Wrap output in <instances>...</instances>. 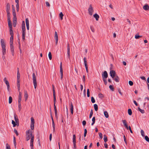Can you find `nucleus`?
<instances>
[{
	"label": "nucleus",
	"instance_id": "1",
	"mask_svg": "<svg viewBox=\"0 0 149 149\" xmlns=\"http://www.w3.org/2000/svg\"><path fill=\"white\" fill-rule=\"evenodd\" d=\"M26 141L30 139V146L31 149H33L34 136L33 134V132L31 130H29L26 132Z\"/></svg>",
	"mask_w": 149,
	"mask_h": 149
},
{
	"label": "nucleus",
	"instance_id": "2",
	"mask_svg": "<svg viewBox=\"0 0 149 149\" xmlns=\"http://www.w3.org/2000/svg\"><path fill=\"white\" fill-rule=\"evenodd\" d=\"M1 45L2 48V52L4 55L6 54V45L5 42L3 39L1 40Z\"/></svg>",
	"mask_w": 149,
	"mask_h": 149
},
{
	"label": "nucleus",
	"instance_id": "3",
	"mask_svg": "<svg viewBox=\"0 0 149 149\" xmlns=\"http://www.w3.org/2000/svg\"><path fill=\"white\" fill-rule=\"evenodd\" d=\"M32 77H33V85L34 86V87L35 89L36 88L37 86V83L36 80V76L35 73H33L32 74Z\"/></svg>",
	"mask_w": 149,
	"mask_h": 149
},
{
	"label": "nucleus",
	"instance_id": "4",
	"mask_svg": "<svg viewBox=\"0 0 149 149\" xmlns=\"http://www.w3.org/2000/svg\"><path fill=\"white\" fill-rule=\"evenodd\" d=\"M88 12L89 15H92L94 12V10L91 4H90L89 6L88 9Z\"/></svg>",
	"mask_w": 149,
	"mask_h": 149
},
{
	"label": "nucleus",
	"instance_id": "5",
	"mask_svg": "<svg viewBox=\"0 0 149 149\" xmlns=\"http://www.w3.org/2000/svg\"><path fill=\"white\" fill-rule=\"evenodd\" d=\"M31 128L32 130H33L34 128V123L35 121L34 118L32 117L31 118Z\"/></svg>",
	"mask_w": 149,
	"mask_h": 149
},
{
	"label": "nucleus",
	"instance_id": "6",
	"mask_svg": "<svg viewBox=\"0 0 149 149\" xmlns=\"http://www.w3.org/2000/svg\"><path fill=\"white\" fill-rule=\"evenodd\" d=\"M3 80L5 82V84H6L7 86L8 90L9 91L10 88V84L8 81L7 80V79L6 77H5L4 78Z\"/></svg>",
	"mask_w": 149,
	"mask_h": 149
},
{
	"label": "nucleus",
	"instance_id": "7",
	"mask_svg": "<svg viewBox=\"0 0 149 149\" xmlns=\"http://www.w3.org/2000/svg\"><path fill=\"white\" fill-rule=\"evenodd\" d=\"M110 74L112 78H113L117 75L116 74L115 71L113 70H111L110 71Z\"/></svg>",
	"mask_w": 149,
	"mask_h": 149
},
{
	"label": "nucleus",
	"instance_id": "8",
	"mask_svg": "<svg viewBox=\"0 0 149 149\" xmlns=\"http://www.w3.org/2000/svg\"><path fill=\"white\" fill-rule=\"evenodd\" d=\"M22 38L23 40H25V36L26 34L25 28H22Z\"/></svg>",
	"mask_w": 149,
	"mask_h": 149
},
{
	"label": "nucleus",
	"instance_id": "9",
	"mask_svg": "<svg viewBox=\"0 0 149 149\" xmlns=\"http://www.w3.org/2000/svg\"><path fill=\"white\" fill-rule=\"evenodd\" d=\"M70 47L69 44H68L67 46V54L68 56L69 59L70 58Z\"/></svg>",
	"mask_w": 149,
	"mask_h": 149
},
{
	"label": "nucleus",
	"instance_id": "10",
	"mask_svg": "<svg viewBox=\"0 0 149 149\" xmlns=\"http://www.w3.org/2000/svg\"><path fill=\"white\" fill-rule=\"evenodd\" d=\"M10 5L9 3H8L6 5V11L7 14H9L10 13Z\"/></svg>",
	"mask_w": 149,
	"mask_h": 149
},
{
	"label": "nucleus",
	"instance_id": "11",
	"mask_svg": "<svg viewBox=\"0 0 149 149\" xmlns=\"http://www.w3.org/2000/svg\"><path fill=\"white\" fill-rule=\"evenodd\" d=\"M102 78H107L108 76V74L106 71H104L103 73L102 74Z\"/></svg>",
	"mask_w": 149,
	"mask_h": 149
},
{
	"label": "nucleus",
	"instance_id": "12",
	"mask_svg": "<svg viewBox=\"0 0 149 149\" xmlns=\"http://www.w3.org/2000/svg\"><path fill=\"white\" fill-rule=\"evenodd\" d=\"M54 38L56 40V45L57 44L58 38L57 33L56 31H55L54 33Z\"/></svg>",
	"mask_w": 149,
	"mask_h": 149
},
{
	"label": "nucleus",
	"instance_id": "13",
	"mask_svg": "<svg viewBox=\"0 0 149 149\" xmlns=\"http://www.w3.org/2000/svg\"><path fill=\"white\" fill-rule=\"evenodd\" d=\"M113 79L117 82H118L119 81V78L118 76L116 75L113 78H112Z\"/></svg>",
	"mask_w": 149,
	"mask_h": 149
},
{
	"label": "nucleus",
	"instance_id": "14",
	"mask_svg": "<svg viewBox=\"0 0 149 149\" xmlns=\"http://www.w3.org/2000/svg\"><path fill=\"white\" fill-rule=\"evenodd\" d=\"M26 24L27 29L28 30L29 29V19L28 18L26 19Z\"/></svg>",
	"mask_w": 149,
	"mask_h": 149
},
{
	"label": "nucleus",
	"instance_id": "15",
	"mask_svg": "<svg viewBox=\"0 0 149 149\" xmlns=\"http://www.w3.org/2000/svg\"><path fill=\"white\" fill-rule=\"evenodd\" d=\"M123 123L124 124V126L128 130V127L127 123L126 121L125 120H122Z\"/></svg>",
	"mask_w": 149,
	"mask_h": 149
},
{
	"label": "nucleus",
	"instance_id": "16",
	"mask_svg": "<svg viewBox=\"0 0 149 149\" xmlns=\"http://www.w3.org/2000/svg\"><path fill=\"white\" fill-rule=\"evenodd\" d=\"M18 68H17V81H20V73Z\"/></svg>",
	"mask_w": 149,
	"mask_h": 149
},
{
	"label": "nucleus",
	"instance_id": "17",
	"mask_svg": "<svg viewBox=\"0 0 149 149\" xmlns=\"http://www.w3.org/2000/svg\"><path fill=\"white\" fill-rule=\"evenodd\" d=\"M52 89H53V92L54 98V101H55V99H56V95H55V90L54 89V86L53 85H52Z\"/></svg>",
	"mask_w": 149,
	"mask_h": 149
},
{
	"label": "nucleus",
	"instance_id": "18",
	"mask_svg": "<svg viewBox=\"0 0 149 149\" xmlns=\"http://www.w3.org/2000/svg\"><path fill=\"white\" fill-rule=\"evenodd\" d=\"M70 109L71 114H73V106L72 102L70 103Z\"/></svg>",
	"mask_w": 149,
	"mask_h": 149
},
{
	"label": "nucleus",
	"instance_id": "19",
	"mask_svg": "<svg viewBox=\"0 0 149 149\" xmlns=\"http://www.w3.org/2000/svg\"><path fill=\"white\" fill-rule=\"evenodd\" d=\"M24 97L25 101H26L28 97V95L26 91H24Z\"/></svg>",
	"mask_w": 149,
	"mask_h": 149
},
{
	"label": "nucleus",
	"instance_id": "20",
	"mask_svg": "<svg viewBox=\"0 0 149 149\" xmlns=\"http://www.w3.org/2000/svg\"><path fill=\"white\" fill-rule=\"evenodd\" d=\"M14 117L15 122L17 124H19V120L18 118H17V116L15 114Z\"/></svg>",
	"mask_w": 149,
	"mask_h": 149
},
{
	"label": "nucleus",
	"instance_id": "21",
	"mask_svg": "<svg viewBox=\"0 0 149 149\" xmlns=\"http://www.w3.org/2000/svg\"><path fill=\"white\" fill-rule=\"evenodd\" d=\"M94 17L95 18L96 21L98 20L99 18V16L97 13L93 15Z\"/></svg>",
	"mask_w": 149,
	"mask_h": 149
},
{
	"label": "nucleus",
	"instance_id": "22",
	"mask_svg": "<svg viewBox=\"0 0 149 149\" xmlns=\"http://www.w3.org/2000/svg\"><path fill=\"white\" fill-rule=\"evenodd\" d=\"M11 51L13 56L14 55V49L13 46H10Z\"/></svg>",
	"mask_w": 149,
	"mask_h": 149
},
{
	"label": "nucleus",
	"instance_id": "23",
	"mask_svg": "<svg viewBox=\"0 0 149 149\" xmlns=\"http://www.w3.org/2000/svg\"><path fill=\"white\" fill-rule=\"evenodd\" d=\"M143 8L145 10H148L149 9V6L148 5H146L143 6Z\"/></svg>",
	"mask_w": 149,
	"mask_h": 149
},
{
	"label": "nucleus",
	"instance_id": "24",
	"mask_svg": "<svg viewBox=\"0 0 149 149\" xmlns=\"http://www.w3.org/2000/svg\"><path fill=\"white\" fill-rule=\"evenodd\" d=\"M104 115L106 118L109 117V116L108 113L107 111H104Z\"/></svg>",
	"mask_w": 149,
	"mask_h": 149
},
{
	"label": "nucleus",
	"instance_id": "25",
	"mask_svg": "<svg viewBox=\"0 0 149 149\" xmlns=\"http://www.w3.org/2000/svg\"><path fill=\"white\" fill-rule=\"evenodd\" d=\"M60 72L63 73V69L62 65V63L61 62L60 65Z\"/></svg>",
	"mask_w": 149,
	"mask_h": 149
},
{
	"label": "nucleus",
	"instance_id": "26",
	"mask_svg": "<svg viewBox=\"0 0 149 149\" xmlns=\"http://www.w3.org/2000/svg\"><path fill=\"white\" fill-rule=\"evenodd\" d=\"M13 143L14 145L15 148H16V141L15 137V136H13Z\"/></svg>",
	"mask_w": 149,
	"mask_h": 149
},
{
	"label": "nucleus",
	"instance_id": "27",
	"mask_svg": "<svg viewBox=\"0 0 149 149\" xmlns=\"http://www.w3.org/2000/svg\"><path fill=\"white\" fill-rule=\"evenodd\" d=\"M17 86L18 87V91H19L20 89V81H17Z\"/></svg>",
	"mask_w": 149,
	"mask_h": 149
},
{
	"label": "nucleus",
	"instance_id": "28",
	"mask_svg": "<svg viewBox=\"0 0 149 149\" xmlns=\"http://www.w3.org/2000/svg\"><path fill=\"white\" fill-rule=\"evenodd\" d=\"M13 22H17V18L16 15H13Z\"/></svg>",
	"mask_w": 149,
	"mask_h": 149
},
{
	"label": "nucleus",
	"instance_id": "29",
	"mask_svg": "<svg viewBox=\"0 0 149 149\" xmlns=\"http://www.w3.org/2000/svg\"><path fill=\"white\" fill-rule=\"evenodd\" d=\"M94 107L95 111H97L98 110V109L97 105L96 104H95L94 105Z\"/></svg>",
	"mask_w": 149,
	"mask_h": 149
},
{
	"label": "nucleus",
	"instance_id": "30",
	"mask_svg": "<svg viewBox=\"0 0 149 149\" xmlns=\"http://www.w3.org/2000/svg\"><path fill=\"white\" fill-rule=\"evenodd\" d=\"M59 17H60L61 20H62L63 19V17L64 15L62 12H61L59 14Z\"/></svg>",
	"mask_w": 149,
	"mask_h": 149
},
{
	"label": "nucleus",
	"instance_id": "31",
	"mask_svg": "<svg viewBox=\"0 0 149 149\" xmlns=\"http://www.w3.org/2000/svg\"><path fill=\"white\" fill-rule=\"evenodd\" d=\"M7 15V19L8 20V22H11L10 20V13H9V14Z\"/></svg>",
	"mask_w": 149,
	"mask_h": 149
},
{
	"label": "nucleus",
	"instance_id": "32",
	"mask_svg": "<svg viewBox=\"0 0 149 149\" xmlns=\"http://www.w3.org/2000/svg\"><path fill=\"white\" fill-rule=\"evenodd\" d=\"M138 110L142 113H144L145 112L143 110L139 108V107H138Z\"/></svg>",
	"mask_w": 149,
	"mask_h": 149
},
{
	"label": "nucleus",
	"instance_id": "33",
	"mask_svg": "<svg viewBox=\"0 0 149 149\" xmlns=\"http://www.w3.org/2000/svg\"><path fill=\"white\" fill-rule=\"evenodd\" d=\"M10 34L11 36H13L12 29H9Z\"/></svg>",
	"mask_w": 149,
	"mask_h": 149
},
{
	"label": "nucleus",
	"instance_id": "34",
	"mask_svg": "<svg viewBox=\"0 0 149 149\" xmlns=\"http://www.w3.org/2000/svg\"><path fill=\"white\" fill-rule=\"evenodd\" d=\"M128 113L130 115H131L132 113V110L131 109H129L128 110Z\"/></svg>",
	"mask_w": 149,
	"mask_h": 149
},
{
	"label": "nucleus",
	"instance_id": "35",
	"mask_svg": "<svg viewBox=\"0 0 149 149\" xmlns=\"http://www.w3.org/2000/svg\"><path fill=\"white\" fill-rule=\"evenodd\" d=\"M104 141L105 142H106L107 141V137L106 135H104Z\"/></svg>",
	"mask_w": 149,
	"mask_h": 149
},
{
	"label": "nucleus",
	"instance_id": "36",
	"mask_svg": "<svg viewBox=\"0 0 149 149\" xmlns=\"http://www.w3.org/2000/svg\"><path fill=\"white\" fill-rule=\"evenodd\" d=\"M95 117H94L93 118H92V121H93V122L91 124V125H93V124H94V123H95Z\"/></svg>",
	"mask_w": 149,
	"mask_h": 149
},
{
	"label": "nucleus",
	"instance_id": "37",
	"mask_svg": "<svg viewBox=\"0 0 149 149\" xmlns=\"http://www.w3.org/2000/svg\"><path fill=\"white\" fill-rule=\"evenodd\" d=\"M12 98L10 96L9 98V103L11 104L12 102Z\"/></svg>",
	"mask_w": 149,
	"mask_h": 149
},
{
	"label": "nucleus",
	"instance_id": "38",
	"mask_svg": "<svg viewBox=\"0 0 149 149\" xmlns=\"http://www.w3.org/2000/svg\"><path fill=\"white\" fill-rule=\"evenodd\" d=\"M11 23V22H8V25L9 27V29H12V25Z\"/></svg>",
	"mask_w": 149,
	"mask_h": 149
},
{
	"label": "nucleus",
	"instance_id": "39",
	"mask_svg": "<svg viewBox=\"0 0 149 149\" xmlns=\"http://www.w3.org/2000/svg\"><path fill=\"white\" fill-rule=\"evenodd\" d=\"M73 143L76 142V136H75V135H74V134L73 135Z\"/></svg>",
	"mask_w": 149,
	"mask_h": 149
},
{
	"label": "nucleus",
	"instance_id": "40",
	"mask_svg": "<svg viewBox=\"0 0 149 149\" xmlns=\"http://www.w3.org/2000/svg\"><path fill=\"white\" fill-rule=\"evenodd\" d=\"M56 99H55V101H54V108L55 110H56L57 109L56 108V107L55 105V103L56 102Z\"/></svg>",
	"mask_w": 149,
	"mask_h": 149
},
{
	"label": "nucleus",
	"instance_id": "41",
	"mask_svg": "<svg viewBox=\"0 0 149 149\" xmlns=\"http://www.w3.org/2000/svg\"><path fill=\"white\" fill-rule=\"evenodd\" d=\"M48 57L49 60H51L52 59V56L51 52H49L48 54Z\"/></svg>",
	"mask_w": 149,
	"mask_h": 149
},
{
	"label": "nucleus",
	"instance_id": "42",
	"mask_svg": "<svg viewBox=\"0 0 149 149\" xmlns=\"http://www.w3.org/2000/svg\"><path fill=\"white\" fill-rule=\"evenodd\" d=\"M103 81L104 82V84L105 85H107V81L106 78H102Z\"/></svg>",
	"mask_w": 149,
	"mask_h": 149
},
{
	"label": "nucleus",
	"instance_id": "43",
	"mask_svg": "<svg viewBox=\"0 0 149 149\" xmlns=\"http://www.w3.org/2000/svg\"><path fill=\"white\" fill-rule=\"evenodd\" d=\"M25 28V23L24 21H23L22 24V28Z\"/></svg>",
	"mask_w": 149,
	"mask_h": 149
},
{
	"label": "nucleus",
	"instance_id": "44",
	"mask_svg": "<svg viewBox=\"0 0 149 149\" xmlns=\"http://www.w3.org/2000/svg\"><path fill=\"white\" fill-rule=\"evenodd\" d=\"M141 135L143 136H145V133L144 131L142 130H141Z\"/></svg>",
	"mask_w": 149,
	"mask_h": 149
},
{
	"label": "nucleus",
	"instance_id": "45",
	"mask_svg": "<svg viewBox=\"0 0 149 149\" xmlns=\"http://www.w3.org/2000/svg\"><path fill=\"white\" fill-rule=\"evenodd\" d=\"M91 101L92 103H94L95 102V100L93 97H91Z\"/></svg>",
	"mask_w": 149,
	"mask_h": 149
},
{
	"label": "nucleus",
	"instance_id": "46",
	"mask_svg": "<svg viewBox=\"0 0 149 149\" xmlns=\"http://www.w3.org/2000/svg\"><path fill=\"white\" fill-rule=\"evenodd\" d=\"M52 123V126L53 129V132H54L55 131V125L54 122H53Z\"/></svg>",
	"mask_w": 149,
	"mask_h": 149
},
{
	"label": "nucleus",
	"instance_id": "47",
	"mask_svg": "<svg viewBox=\"0 0 149 149\" xmlns=\"http://www.w3.org/2000/svg\"><path fill=\"white\" fill-rule=\"evenodd\" d=\"M145 139L146 141L149 142V138L147 136H145Z\"/></svg>",
	"mask_w": 149,
	"mask_h": 149
},
{
	"label": "nucleus",
	"instance_id": "48",
	"mask_svg": "<svg viewBox=\"0 0 149 149\" xmlns=\"http://www.w3.org/2000/svg\"><path fill=\"white\" fill-rule=\"evenodd\" d=\"M16 8L17 11L18 12L19 10V4H16Z\"/></svg>",
	"mask_w": 149,
	"mask_h": 149
},
{
	"label": "nucleus",
	"instance_id": "49",
	"mask_svg": "<svg viewBox=\"0 0 149 149\" xmlns=\"http://www.w3.org/2000/svg\"><path fill=\"white\" fill-rule=\"evenodd\" d=\"M87 96L88 97L90 96V91L89 89L87 90Z\"/></svg>",
	"mask_w": 149,
	"mask_h": 149
},
{
	"label": "nucleus",
	"instance_id": "50",
	"mask_svg": "<svg viewBox=\"0 0 149 149\" xmlns=\"http://www.w3.org/2000/svg\"><path fill=\"white\" fill-rule=\"evenodd\" d=\"M109 88H110V90H112V91H114V88L113 87V86L112 85H110L109 86Z\"/></svg>",
	"mask_w": 149,
	"mask_h": 149
},
{
	"label": "nucleus",
	"instance_id": "51",
	"mask_svg": "<svg viewBox=\"0 0 149 149\" xmlns=\"http://www.w3.org/2000/svg\"><path fill=\"white\" fill-rule=\"evenodd\" d=\"M93 114V110L92 109L90 112V116H89V118H91Z\"/></svg>",
	"mask_w": 149,
	"mask_h": 149
},
{
	"label": "nucleus",
	"instance_id": "52",
	"mask_svg": "<svg viewBox=\"0 0 149 149\" xmlns=\"http://www.w3.org/2000/svg\"><path fill=\"white\" fill-rule=\"evenodd\" d=\"M90 29H91V31H92V32H94V31H95L94 29L93 28V26H90Z\"/></svg>",
	"mask_w": 149,
	"mask_h": 149
},
{
	"label": "nucleus",
	"instance_id": "53",
	"mask_svg": "<svg viewBox=\"0 0 149 149\" xmlns=\"http://www.w3.org/2000/svg\"><path fill=\"white\" fill-rule=\"evenodd\" d=\"M6 149H10V148L9 145L8 143L6 144Z\"/></svg>",
	"mask_w": 149,
	"mask_h": 149
},
{
	"label": "nucleus",
	"instance_id": "54",
	"mask_svg": "<svg viewBox=\"0 0 149 149\" xmlns=\"http://www.w3.org/2000/svg\"><path fill=\"white\" fill-rule=\"evenodd\" d=\"M98 96L99 97H100V98H102L103 97H104V96L103 95V94H102L101 93H100L99 94H98Z\"/></svg>",
	"mask_w": 149,
	"mask_h": 149
},
{
	"label": "nucleus",
	"instance_id": "55",
	"mask_svg": "<svg viewBox=\"0 0 149 149\" xmlns=\"http://www.w3.org/2000/svg\"><path fill=\"white\" fill-rule=\"evenodd\" d=\"M12 124L13 125V127H15L16 125V124L15 123V122L13 120H12Z\"/></svg>",
	"mask_w": 149,
	"mask_h": 149
},
{
	"label": "nucleus",
	"instance_id": "56",
	"mask_svg": "<svg viewBox=\"0 0 149 149\" xmlns=\"http://www.w3.org/2000/svg\"><path fill=\"white\" fill-rule=\"evenodd\" d=\"M84 131V137H85L86 136V134L87 133V130L86 129H85Z\"/></svg>",
	"mask_w": 149,
	"mask_h": 149
},
{
	"label": "nucleus",
	"instance_id": "57",
	"mask_svg": "<svg viewBox=\"0 0 149 149\" xmlns=\"http://www.w3.org/2000/svg\"><path fill=\"white\" fill-rule=\"evenodd\" d=\"M141 36L136 35L135 36V38L136 39H137L139 38L140 37H141Z\"/></svg>",
	"mask_w": 149,
	"mask_h": 149
},
{
	"label": "nucleus",
	"instance_id": "58",
	"mask_svg": "<svg viewBox=\"0 0 149 149\" xmlns=\"http://www.w3.org/2000/svg\"><path fill=\"white\" fill-rule=\"evenodd\" d=\"M129 85L131 86H132L133 84V82L131 81H129Z\"/></svg>",
	"mask_w": 149,
	"mask_h": 149
},
{
	"label": "nucleus",
	"instance_id": "59",
	"mask_svg": "<svg viewBox=\"0 0 149 149\" xmlns=\"http://www.w3.org/2000/svg\"><path fill=\"white\" fill-rule=\"evenodd\" d=\"M99 136L100 138L101 139H102V134L101 133H99Z\"/></svg>",
	"mask_w": 149,
	"mask_h": 149
},
{
	"label": "nucleus",
	"instance_id": "60",
	"mask_svg": "<svg viewBox=\"0 0 149 149\" xmlns=\"http://www.w3.org/2000/svg\"><path fill=\"white\" fill-rule=\"evenodd\" d=\"M140 78H141L142 79L144 80H146V79L145 77L144 76H141L140 77Z\"/></svg>",
	"mask_w": 149,
	"mask_h": 149
},
{
	"label": "nucleus",
	"instance_id": "61",
	"mask_svg": "<svg viewBox=\"0 0 149 149\" xmlns=\"http://www.w3.org/2000/svg\"><path fill=\"white\" fill-rule=\"evenodd\" d=\"M19 98H22V93L20 92H19Z\"/></svg>",
	"mask_w": 149,
	"mask_h": 149
},
{
	"label": "nucleus",
	"instance_id": "62",
	"mask_svg": "<svg viewBox=\"0 0 149 149\" xmlns=\"http://www.w3.org/2000/svg\"><path fill=\"white\" fill-rule=\"evenodd\" d=\"M84 63H87L86 58V57H84Z\"/></svg>",
	"mask_w": 149,
	"mask_h": 149
},
{
	"label": "nucleus",
	"instance_id": "63",
	"mask_svg": "<svg viewBox=\"0 0 149 149\" xmlns=\"http://www.w3.org/2000/svg\"><path fill=\"white\" fill-rule=\"evenodd\" d=\"M128 129H129V130L130 132L131 133H133V132H132V130L131 127H130V126H129V127H128Z\"/></svg>",
	"mask_w": 149,
	"mask_h": 149
},
{
	"label": "nucleus",
	"instance_id": "64",
	"mask_svg": "<svg viewBox=\"0 0 149 149\" xmlns=\"http://www.w3.org/2000/svg\"><path fill=\"white\" fill-rule=\"evenodd\" d=\"M46 6L48 7H49L50 6V4L48 2H46Z\"/></svg>",
	"mask_w": 149,
	"mask_h": 149
}]
</instances>
